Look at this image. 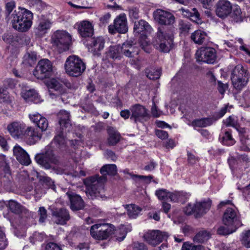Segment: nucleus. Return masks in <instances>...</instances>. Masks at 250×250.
<instances>
[{"mask_svg":"<svg viewBox=\"0 0 250 250\" xmlns=\"http://www.w3.org/2000/svg\"><path fill=\"white\" fill-rule=\"evenodd\" d=\"M47 128V126H7V130L13 137L28 139L30 145L40 140Z\"/></svg>","mask_w":250,"mask_h":250,"instance_id":"nucleus-1","label":"nucleus"},{"mask_svg":"<svg viewBox=\"0 0 250 250\" xmlns=\"http://www.w3.org/2000/svg\"><path fill=\"white\" fill-rule=\"evenodd\" d=\"M105 176L96 175L89 178L87 180V190L86 193L88 197L94 199L102 197L104 192V184L106 181Z\"/></svg>","mask_w":250,"mask_h":250,"instance_id":"nucleus-2","label":"nucleus"},{"mask_svg":"<svg viewBox=\"0 0 250 250\" xmlns=\"http://www.w3.org/2000/svg\"><path fill=\"white\" fill-rule=\"evenodd\" d=\"M250 74L248 70L241 64L237 65L232 70L231 80L234 88L239 91L247 84Z\"/></svg>","mask_w":250,"mask_h":250,"instance_id":"nucleus-3","label":"nucleus"},{"mask_svg":"<svg viewBox=\"0 0 250 250\" xmlns=\"http://www.w3.org/2000/svg\"><path fill=\"white\" fill-rule=\"evenodd\" d=\"M64 67L67 74L75 77L81 76L86 69L85 63L76 56H70L67 58Z\"/></svg>","mask_w":250,"mask_h":250,"instance_id":"nucleus-4","label":"nucleus"},{"mask_svg":"<svg viewBox=\"0 0 250 250\" xmlns=\"http://www.w3.org/2000/svg\"><path fill=\"white\" fill-rule=\"evenodd\" d=\"M173 40L170 35L166 33L164 27H159L153 41V44L161 52H168L172 44Z\"/></svg>","mask_w":250,"mask_h":250,"instance_id":"nucleus-5","label":"nucleus"},{"mask_svg":"<svg viewBox=\"0 0 250 250\" xmlns=\"http://www.w3.org/2000/svg\"><path fill=\"white\" fill-rule=\"evenodd\" d=\"M135 34H141L139 39V44L142 49L146 53H150V49L148 42L146 41V35L145 33H150L152 28L147 22L143 20L135 21L133 27Z\"/></svg>","mask_w":250,"mask_h":250,"instance_id":"nucleus-6","label":"nucleus"},{"mask_svg":"<svg viewBox=\"0 0 250 250\" xmlns=\"http://www.w3.org/2000/svg\"><path fill=\"white\" fill-rule=\"evenodd\" d=\"M114 227L110 224H96L91 226L90 233L95 239L103 240L106 239L113 234Z\"/></svg>","mask_w":250,"mask_h":250,"instance_id":"nucleus-7","label":"nucleus"},{"mask_svg":"<svg viewBox=\"0 0 250 250\" xmlns=\"http://www.w3.org/2000/svg\"><path fill=\"white\" fill-rule=\"evenodd\" d=\"M131 112L130 119L135 123L144 124L151 118L148 110L143 105L137 104L132 105L130 108Z\"/></svg>","mask_w":250,"mask_h":250,"instance_id":"nucleus-8","label":"nucleus"},{"mask_svg":"<svg viewBox=\"0 0 250 250\" xmlns=\"http://www.w3.org/2000/svg\"><path fill=\"white\" fill-rule=\"evenodd\" d=\"M52 73V64L48 59L40 60L33 71L34 76L38 79L49 78Z\"/></svg>","mask_w":250,"mask_h":250,"instance_id":"nucleus-9","label":"nucleus"},{"mask_svg":"<svg viewBox=\"0 0 250 250\" xmlns=\"http://www.w3.org/2000/svg\"><path fill=\"white\" fill-rule=\"evenodd\" d=\"M71 40L70 35L64 31H57L52 36V42L60 49V52L69 49Z\"/></svg>","mask_w":250,"mask_h":250,"instance_id":"nucleus-10","label":"nucleus"},{"mask_svg":"<svg viewBox=\"0 0 250 250\" xmlns=\"http://www.w3.org/2000/svg\"><path fill=\"white\" fill-rule=\"evenodd\" d=\"M108 28L111 34L126 33L128 31V25L125 14L122 13L117 16L114 20L113 24L109 25Z\"/></svg>","mask_w":250,"mask_h":250,"instance_id":"nucleus-11","label":"nucleus"},{"mask_svg":"<svg viewBox=\"0 0 250 250\" xmlns=\"http://www.w3.org/2000/svg\"><path fill=\"white\" fill-rule=\"evenodd\" d=\"M48 93L52 98L59 97L65 94L67 89L59 80L52 79L47 83Z\"/></svg>","mask_w":250,"mask_h":250,"instance_id":"nucleus-12","label":"nucleus"},{"mask_svg":"<svg viewBox=\"0 0 250 250\" xmlns=\"http://www.w3.org/2000/svg\"><path fill=\"white\" fill-rule=\"evenodd\" d=\"M197 61L208 63H213L216 59V52L215 49L210 47H201L196 53Z\"/></svg>","mask_w":250,"mask_h":250,"instance_id":"nucleus-13","label":"nucleus"},{"mask_svg":"<svg viewBox=\"0 0 250 250\" xmlns=\"http://www.w3.org/2000/svg\"><path fill=\"white\" fill-rule=\"evenodd\" d=\"M68 126H58L56 129V135L51 142L53 147L60 149L65 148L66 144V131Z\"/></svg>","mask_w":250,"mask_h":250,"instance_id":"nucleus-14","label":"nucleus"},{"mask_svg":"<svg viewBox=\"0 0 250 250\" xmlns=\"http://www.w3.org/2000/svg\"><path fill=\"white\" fill-rule=\"evenodd\" d=\"M153 16L154 20L161 25H171L175 21V17L172 14L160 9L154 11Z\"/></svg>","mask_w":250,"mask_h":250,"instance_id":"nucleus-15","label":"nucleus"},{"mask_svg":"<svg viewBox=\"0 0 250 250\" xmlns=\"http://www.w3.org/2000/svg\"><path fill=\"white\" fill-rule=\"evenodd\" d=\"M168 237V234L167 232L159 230L149 231L144 236L145 239L153 246H156L163 241L166 240Z\"/></svg>","mask_w":250,"mask_h":250,"instance_id":"nucleus-16","label":"nucleus"},{"mask_svg":"<svg viewBox=\"0 0 250 250\" xmlns=\"http://www.w3.org/2000/svg\"><path fill=\"white\" fill-rule=\"evenodd\" d=\"M105 41L103 37H98L90 39L87 42L86 45L89 52L94 56L101 55V51L104 47Z\"/></svg>","mask_w":250,"mask_h":250,"instance_id":"nucleus-17","label":"nucleus"},{"mask_svg":"<svg viewBox=\"0 0 250 250\" xmlns=\"http://www.w3.org/2000/svg\"><path fill=\"white\" fill-rule=\"evenodd\" d=\"M231 11L232 4L228 0H219L216 4L215 13L220 18H226Z\"/></svg>","mask_w":250,"mask_h":250,"instance_id":"nucleus-18","label":"nucleus"},{"mask_svg":"<svg viewBox=\"0 0 250 250\" xmlns=\"http://www.w3.org/2000/svg\"><path fill=\"white\" fill-rule=\"evenodd\" d=\"M121 52L128 58H134L139 53V48L136 43L132 40L126 41L121 45Z\"/></svg>","mask_w":250,"mask_h":250,"instance_id":"nucleus-19","label":"nucleus"},{"mask_svg":"<svg viewBox=\"0 0 250 250\" xmlns=\"http://www.w3.org/2000/svg\"><path fill=\"white\" fill-rule=\"evenodd\" d=\"M52 25L51 20L46 16L42 15L39 17L38 25L35 29V33L38 37L45 35Z\"/></svg>","mask_w":250,"mask_h":250,"instance_id":"nucleus-20","label":"nucleus"},{"mask_svg":"<svg viewBox=\"0 0 250 250\" xmlns=\"http://www.w3.org/2000/svg\"><path fill=\"white\" fill-rule=\"evenodd\" d=\"M35 160L38 164L46 169L51 168L54 164H57L58 162L57 158L51 153L37 155Z\"/></svg>","mask_w":250,"mask_h":250,"instance_id":"nucleus-21","label":"nucleus"},{"mask_svg":"<svg viewBox=\"0 0 250 250\" xmlns=\"http://www.w3.org/2000/svg\"><path fill=\"white\" fill-rule=\"evenodd\" d=\"M222 221L225 226L235 227L237 228L239 226L237 213L234 209L230 208H227L224 212Z\"/></svg>","mask_w":250,"mask_h":250,"instance_id":"nucleus-22","label":"nucleus"},{"mask_svg":"<svg viewBox=\"0 0 250 250\" xmlns=\"http://www.w3.org/2000/svg\"><path fill=\"white\" fill-rule=\"evenodd\" d=\"M228 106L225 105L218 112H215L211 117L204 118L194 120L192 125H208L213 124L215 121L222 117L227 112Z\"/></svg>","mask_w":250,"mask_h":250,"instance_id":"nucleus-23","label":"nucleus"},{"mask_svg":"<svg viewBox=\"0 0 250 250\" xmlns=\"http://www.w3.org/2000/svg\"><path fill=\"white\" fill-rule=\"evenodd\" d=\"M13 153L17 160L22 165L28 166L31 162L28 153L19 145L13 148Z\"/></svg>","mask_w":250,"mask_h":250,"instance_id":"nucleus-24","label":"nucleus"},{"mask_svg":"<svg viewBox=\"0 0 250 250\" xmlns=\"http://www.w3.org/2000/svg\"><path fill=\"white\" fill-rule=\"evenodd\" d=\"M33 18V13L27 10L20 21V24H17L18 27L17 30L22 32L27 31L32 26Z\"/></svg>","mask_w":250,"mask_h":250,"instance_id":"nucleus-25","label":"nucleus"},{"mask_svg":"<svg viewBox=\"0 0 250 250\" xmlns=\"http://www.w3.org/2000/svg\"><path fill=\"white\" fill-rule=\"evenodd\" d=\"M211 202L210 200L196 202L194 204V215L196 218H200L205 215L209 209Z\"/></svg>","mask_w":250,"mask_h":250,"instance_id":"nucleus-26","label":"nucleus"},{"mask_svg":"<svg viewBox=\"0 0 250 250\" xmlns=\"http://www.w3.org/2000/svg\"><path fill=\"white\" fill-rule=\"evenodd\" d=\"M52 215L55 219V222L58 224H65L66 222L70 219L68 211L63 208L54 210L52 212Z\"/></svg>","mask_w":250,"mask_h":250,"instance_id":"nucleus-27","label":"nucleus"},{"mask_svg":"<svg viewBox=\"0 0 250 250\" xmlns=\"http://www.w3.org/2000/svg\"><path fill=\"white\" fill-rule=\"evenodd\" d=\"M70 202V208L73 210L82 209L84 207L83 201L81 197L72 192L66 193Z\"/></svg>","mask_w":250,"mask_h":250,"instance_id":"nucleus-28","label":"nucleus"},{"mask_svg":"<svg viewBox=\"0 0 250 250\" xmlns=\"http://www.w3.org/2000/svg\"><path fill=\"white\" fill-rule=\"evenodd\" d=\"M27 10L24 8L19 7L17 9L14 11L11 17L6 20L7 21L10 22L13 28L17 30L18 27L17 24H20V21Z\"/></svg>","mask_w":250,"mask_h":250,"instance_id":"nucleus-29","label":"nucleus"},{"mask_svg":"<svg viewBox=\"0 0 250 250\" xmlns=\"http://www.w3.org/2000/svg\"><path fill=\"white\" fill-rule=\"evenodd\" d=\"M122 53L120 45L110 46L105 56L103 57V60H108L111 59L114 60H121Z\"/></svg>","mask_w":250,"mask_h":250,"instance_id":"nucleus-30","label":"nucleus"},{"mask_svg":"<svg viewBox=\"0 0 250 250\" xmlns=\"http://www.w3.org/2000/svg\"><path fill=\"white\" fill-rule=\"evenodd\" d=\"M21 95L27 102H33L35 104H38L41 102L40 96L34 89H22Z\"/></svg>","mask_w":250,"mask_h":250,"instance_id":"nucleus-31","label":"nucleus"},{"mask_svg":"<svg viewBox=\"0 0 250 250\" xmlns=\"http://www.w3.org/2000/svg\"><path fill=\"white\" fill-rule=\"evenodd\" d=\"M78 31L81 36L83 38L92 36L94 32L92 24L87 21H83L81 22Z\"/></svg>","mask_w":250,"mask_h":250,"instance_id":"nucleus-32","label":"nucleus"},{"mask_svg":"<svg viewBox=\"0 0 250 250\" xmlns=\"http://www.w3.org/2000/svg\"><path fill=\"white\" fill-rule=\"evenodd\" d=\"M180 10L184 17L189 18L191 21L198 24L201 23L200 14L195 8H192L191 10L182 8Z\"/></svg>","mask_w":250,"mask_h":250,"instance_id":"nucleus-33","label":"nucleus"},{"mask_svg":"<svg viewBox=\"0 0 250 250\" xmlns=\"http://www.w3.org/2000/svg\"><path fill=\"white\" fill-rule=\"evenodd\" d=\"M107 143L109 146H114L120 141L121 135L114 127L109 126L107 129Z\"/></svg>","mask_w":250,"mask_h":250,"instance_id":"nucleus-34","label":"nucleus"},{"mask_svg":"<svg viewBox=\"0 0 250 250\" xmlns=\"http://www.w3.org/2000/svg\"><path fill=\"white\" fill-rule=\"evenodd\" d=\"M190 195L184 191H174L171 196V202L184 203L189 198Z\"/></svg>","mask_w":250,"mask_h":250,"instance_id":"nucleus-35","label":"nucleus"},{"mask_svg":"<svg viewBox=\"0 0 250 250\" xmlns=\"http://www.w3.org/2000/svg\"><path fill=\"white\" fill-rule=\"evenodd\" d=\"M207 37V33L201 30H196L191 35V40L198 44H202L205 41Z\"/></svg>","mask_w":250,"mask_h":250,"instance_id":"nucleus-36","label":"nucleus"},{"mask_svg":"<svg viewBox=\"0 0 250 250\" xmlns=\"http://www.w3.org/2000/svg\"><path fill=\"white\" fill-rule=\"evenodd\" d=\"M102 176H105L108 174L111 176H115L117 174V166L115 164H107L103 166L100 170Z\"/></svg>","mask_w":250,"mask_h":250,"instance_id":"nucleus-37","label":"nucleus"},{"mask_svg":"<svg viewBox=\"0 0 250 250\" xmlns=\"http://www.w3.org/2000/svg\"><path fill=\"white\" fill-rule=\"evenodd\" d=\"M37 60V53L34 51H30L24 55L22 62L27 66H31L35 64Z\"/></svg>","mask_w":250,"mask_h":250,"instance_id":"nucleus-38","label":"nucleus"},{"mask_svg":"<svg viewBox=\"0 0 250 250\" xmlns=\"http://www.w3.org/2000/svg\"><path fill=\"white\" fill-rule=\"evenodd\" d=\"M70 114L65 110H61L58 114V118L60 125H71Z\"/></svg>","mask_w":250,"mask_h":250,"instance_id":"nucleus-39","label":"nucleus"},{"mask_svg":"<svg viewBox=\"0 0 250 250\" xmlns=\"http://www.w3.org/2000/svg\"><path fill=\"white\" fill-rule=\"evenodd\" d=\"M29 116L31 122L36 125H48V124L47 120L39 113L30 114Z\"/></svg>","mask_w":250,"mask_h":250,"instance_id":"nucleus-40","label":"nucleus"},{"mask_svg":"<svg viewBox=\"0 0 250 250\" xmlns=\"http://www.w3.org/2000/svg\"><path fill=\"white\" fill-rule=\"evenodd\" d=\"M127 213L129 217L136 218L142 210L141 208L133 204L125 205Z\"/></svg>","mask_w":250,"mask_h":250,"instance_id":"nucleus-41","label":"nucleus"},{"mask_svg":"<svg viewBox=\"0 0 250 250\" xmlns=\"http://www.w3.org/2000/svg\"><path fill=\"white\" fill-rule=\"evenodd\" d=\"M172 192L168 191L167 189L164 188L159 189L155 191V195L159 200L161 201H167L168 199L171 201V196Z\"/></svg>","mask_w":250,"mask_h":250,"instance_id":"nucleus-42","label":"nucleus"},{"mask_svg":"<svg viewBox=\"0 0 250 250\" xmlns=\"http://www.w3.org/2000/svg\"><path fill=\"white\" fill-rule=\"evenodd\" d=\"M59 162L57 164H54L52 167V170L57 174L70 175L72 172L68 169V167H63Z\"/></svg>","mask_w":250,"mask_h":250,"instance_id":"nucleus-43","label":"nucleus"},{"mask_svg":"<svg viewBox=\"0 0 250 250\" xmlns=\"http://www.w3.org/2000/svg\"><path fill=\"white\" fill-rule=\"evenodd\" d=\"M10 210L16 214L21 213L22 210V207L17 202L13 200H10L6 204Z\"/></svg>","mask_w":250,"mask_h":250,"instance_id":"nucleus-44","label":"nucleus"},{"mask_svg":"<svg viewBox=\"0 0 250 250\" xmlns=\"http://www.w3.org/2000/svg\"><path fill=\"white\" fill-rule=\"evenodd\" d=\"M37 176L40 182H42L43 184H45L49 188L53 189L54 190H55L56 186L54 185V182L50 177L40 175L38 172H37Z\"/></svg>","mask_w":250,"mask_h":250,"instance_id":"nucleus-45","label":"nucleus"},{"mask_svg":"<svg viewBox=\"0 0 250 250\" xmlns=\"http://www.w3.org/2000/svg\"><path fill=\"white\" fill-rule=\"evenodd\" d=\"M209 238V234L206 230L199 232L194 238V242L204 243Z\"/></svg>","mask_w":250,"mask_h":250,"instance_id":"nucleus-46","label":"nucleus"},{"mask_svg":"<svg viewBox=\"0 0 250 250\" xmlns=\"http://www.w3.org/2000/svg\"><path fill=\"white\" fill-rule=\"evenodd\" d=\"M237 228L235 227H229L227 226H220L217 230V232L219 235H226L231 234L234 232Z\"/></svg>","mask_w":250,"mask_h":250,"instance_id":"nucleus-47","label":"nucleus"},{"mask_svg":"<svg viewBox=\"0 0 250 250\" xmlns=\"http://www.w3.org/2000/svg\"><path fill=\"white\" fill-rule=\"evenodd\" d=\"M145 72L148 78L153 80L159 79L161 74L160 70L153 68L146 69Z\"/></svg>","mask_w":250,"mask_h":250,"instance_id":"nucleus-48","label":"nucleus"},{"mask_svg":"<svg viewBox=\"0 0 250 250\" xmlns=\"http://www.w3.org/2000/svg\"><path fill=\"white\" fill-rule=\"evenodd\" d=\"M231 21L234 22H241L243 21L242 12L239 8H235L230 14Z\"/></svg>","mask_w":250,"mask_h":250,"instance_id":"nucleus-49","label":"nucleus"},{"mask_svg":"<svg viewBox=\"0 0 250 250\" xmlns=\"http://www.w3.org/2000/svg\"><path fill=\"white\" fill-rule=\"evenodd\" d=\"M12 98L9 95V93L3 88H0V103L8 104L11 103Z\"/></svg>","mask_w":250,"mask_h":250,"instance_id":"nucleus-50","label":"nucleus"},{"mask_svg":"<svg viewBox=\"0 0 250 250\" xmlns=\"http://www.w3.org/2000/svg\"><path fill=\"white\" fill-rule=\"evenodd\" d=\"M222 143L228 146H231L235 143V141L231 134L229 131H226L222 137Z\"/></svg>","mask_w":250,"mask_h":250,"instance_id":"nucleus-51","label":"nucleus"},{"mask_svg":"<svg viewBox=\"0 0 250 250\" xmlns=\"http://www.w3.org/2000/svg\"><path fill=\"white\" fill-rule=\"evenodd\" d=\"M16 7V3L15 1L11 0L9 2H7L5 4V19L7 20L8 18H9L11 16V12Z\"/></svg>","mask_w":250,"mask_h":250,"instance_id":"nucleus-52","label":"nucleus"},{"mask_svg":"<svg viewBox=\"0 0 250 250\" xmlns=\"http://www.w3.org/2000/svg\"><path fill=\"white\" fill-rule=\"evenodd\" d=\"M242 244L246 248H250V230L244 231L241 240Z\"/></svg>","mask_w":250,"mask_h":250,"instance_id":"nucleus-53","label":"nucleus"},{"mask_svg":"<svg viewBox=\"0 0 250 250\" xmlns=\"http://www.w3.org/2000/svg\"><path fill=\"white\" fill-rule=\"evenodd\" d=\"M190 27L191 24L189 22L181 20L179 21V28L182 32H188Z\"/></svg>","mask_w":250,"mask_h":250,"instance_id":"nucleus-54","label":"nucleus"},{"mask_svg":"<svg viewBox=\"0 0 250 250\" xmlns=\"http://www.w3.org/2000/svg\"><path fill=\"white\" fill-rule=\"evenodd\" d=\"M45 236L44 234L39 232H35L33 234L32 237L30 238V242L33 244H35L36 242H42Z\"/></svg>","mask_w":250,"mask_h":250,"instance_id":"nucleus-55","label":"nucleus"},{"mask_svg":"<svg viewBox=\"0 0 250 250\" xmlns=\"http://www.w3.org/2000/svg\"><path fill=\"white\" fill-rule=\"evenodd\" d=\"M129 15L130 18L138 19L139 18V9L136 7H131L128 8Z\"/></svg>","mask_w":250,"mask_h":250,"instance_id":"nucleus-56","label":"nucleus"},{"mask_svg":"<svg viewBox=\"0 0 250 250\" xmlns=\"http://www.w3.org/2000/svg\"><path fill=\"white\" fill-rule=\"evenodd\" d=\"M38 212L40 215L39 222L41 223L44 222L47 216L46 209L44 207H40Z\"/></svg>","mask_w":250,"mask_h":250,"instance_id":"nucleus-57","label":"nucleus"},{"mask_svg":"<svg viewBox=\"0 0 250 250\" xmlns=\"http://www.w3.org/2000/svg\"><path fill=\"white\" fill-rule=\"evenodd\" d=\"M151 112L154 117H158L162 114V112L158 109L154 102H153Z\"/></svg>","mask_w":250,"mask_h":250,"instance_id":"nucleus-58","label":"nucleus"},{"mask_svg":"<svg viewBox=\"0 0 250 250\" xmlns=\"http://www.w3.org/2000/svg\"><path fill=\"white\" fill-rule=\"evenodd\" d=\"M155 134L161 139H165L168 137L167 132L161 129H156L155 130Z\"/></svg>","mask_w":250,"mask_h":250,"instance_id":"nucleus-59","label":"nucleus"},{"mask_svg":"<svg viewBox=\"0 0 250 250\" xmlns=\"http://www.w3.org/2000/svg\"><path fill=\"white\" fill-rule=\"evenodd\" d=\"M45 250H62L60 247L57 244L50 242L46 244Z\"/></svg>","mask_w":250,"mask_h":250,"instance_id":"nucleus-60","label":"nucleus"},{"mask_svg":"<svg viewBox=\"0 0 250 250\" xmlns=\"http://www.w3.org/2000/svg\"><path fill=\"white\" fill-rule=\"evenodd\" d=\"M198 245H195L188 243H185L182 247V250H197Z\"/></svg>","mask_w":250,"mask_h":250,"instance_id":"nucleus-61","label":"nucleus"},{"mask_svg":"<svg viewBox=\"0 0 250 250\" xmlns=\"http://www.w3.org/2000/svg\"><path fill=\"white\" fill-rule=\"evenodd\" d=\"M194 205L192 206L191 204H188L184 208V211L187 215H190L192 213L194 214Z\"/></svg>","mask_w":250,"mask_h":250,"instance_id":"nucleus-62","label":"nucleus"},{"mask_svg":"<svg viewBox=\"0 0 250 250\" xmlns=\"http://www.w3.org/2000/svg\"><path fill=\"white\" fill-rule=\"evenodd\" d=\"M164 146L167 149H172L176 146V144L173 140L169 139L164 142Z\"/></svg>","mask_w":250,"mask_h":250,"instance_id":"nucleus-63","label":"nucleus"},{"mask_svg":"<svg viewBox=\"0 0 250 250\" xmlns=\"http://www.w3.org/2000/svg\"><path fill=\"white\" fill-rule=\"evenodd\" d=\"M134 250H147V248L144 243H134L133 244Z\"/></svg>","mask_w":250,"mask_h":250,"instance_id":"nucleus-64","label":"nucleus"}]
</instances>
